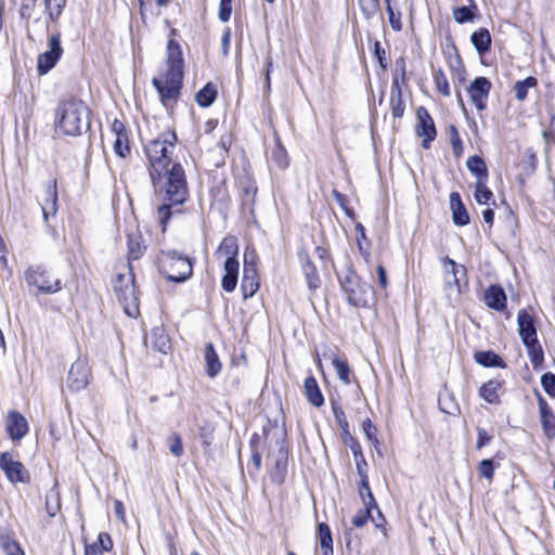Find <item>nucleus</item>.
I'll use <instances>...</instances> for the list:
<instances>
[{
	"instance_id": "nucleus-35",
	"label": "nucleus",
	"mask_w": 555,
	"mask_h": 555,
	"mask_svg": "<svg viewBox=\"0 0 555 555\" xmlns=\"http://www.w3.org/2000/svg\"><path fill=\"white\" fill-rule=\"evenodd\" d=\"M467 169L477 179L476 182L488 181L489 171L486 162L479 155L468 157L466 162Z\"/></svg>"
},
{
	"instance_id": "nucleus-10",
	"label": "nucleus",
	"mask_w": 555,
	"mask_h": 555,
	"mask_svg": "<svg viewBox=\"0 0 555 555\" xmlns=\"http://www.w3.org/2000/svg\"><path fill=\"white\" fill-rule=\"evenodd\" d=\"M416 118H417V124L415 127V132H416L417 137L423 138L422 146L424 149H429L431 142L437 137V130H436L434 119L430 116L428 109L425 108L424 106H420L416 109Z\"/></svg>"
},
{
	"instance_id": "nucleus-48",
	"label": "nucleus",
	"mask_w": 555,
	"mask_h": 555,
	"mask_svg": "<svg viewBox=\"0 0 555 555\" xmlns=\"http://www.w3.org/2000/svg\"><path fill=\"white\" fill-rule=\"evenodd\" d=\"M376 508L378 512V515L383 521H385V518L383 517L380 511L378 509L377 504L376 505H365L364 509H359L357 514L352 517V525L357 528L363 527L370 518H372V509Z\"/></svg>"
},
{
	"instance_id": "nucleus-24",
	"label": "nucleus",
	"mask_w": 555,
	"mask_h": 555,
	"mask_svg": "<svg viewBox=\"0 0 555 555\" xmlns=\"http://www.w3.org/2000/svg\"><path fill=\"white\" fill-rule=\"evenodd\" d=\"M238 261L225 260L223 263L224 274L221 280V287L227 293H232L236 285L238 279Z\"/></svg>"
},
{
	"instance_id": "nucleus-57",
	"label": "nucleus",
	"mask_w": 555,
	"mask_h": 555,
	"mask_svg": "<svg viewBox=\"0 0 555 555\" xmlns=\"http://www.w3.org/2000/svg\"><path fill=\"white\" fill-rule=\"evenodd\" d=\"M167 446L170 452L176 456L180 457L183 454V444L180 435L177 433L171 434L167 438Z\"/></svg>"
},
{
	"instance_id": "nucleus-33",
	"label": "nucleus",
	"mask_w": 555,
	"mask_h": 555,
	"mask_svg": "<svg viewBox=\"0 0 555 555\" xmlns=\"http://www.w3.org/2000/svg\"><path fill=\"white\" fill-rule=\"evenodd\" d=\"M317 538L320 543L322 555H334L332 531L326 522L318 524Z\"/></svg>"
},
{
	"instance_id": "nucleus-63",
	"label": "nucleus",
	"mask_w": 555,
	"mask_h": 555,
	"mask_svg": "<svg viewBox=\"0 0 555 555\" xmlns=\"http://www.w3.org/2000/svg\"><path fill=\"white\" fill-rule=\"evenodd\" d=\"M492 440V436L488 434V431L485 428L478 427L477 428V441H476V449L480 450L487 444L490 443Z\"/></svg>"
},
{
	"instance_id": "nucleus-39",
	"label": "nucleus",
	"mask_w": 555,
	"mask_h": 555,
	"mask_svg": "<svg viewBox=\"0 0 555 555\" xmlns=\"http://www.w3.org/2000/svg\"><path fill=\"white\" fill-rule=\"evenodd\" d=\"M447 266L451 267V273L453 279V284L457 287L459 292H461L462 286L467 285V270L464 266L457 264L453 259L447 257L444 260ZM449 284H452L451 281H448Z\"/></svg>"
},
{
	"instance_id": "nucleus-37",
	"label": "nucleus",
	"mask_w": 555,
	"mask_h": 555,
	"mask_svg": "<svg viewBox=\"0 0 555 555\" xmlns=\"http://www.w3.org/2000/svg\"><path fill=\"white\" fill-rule=\"evenodd\" d=\"M475 361L485 367H501L504 369L506 363L504 360L494 351H477L474 354Z\"/></svg>"
},
{
	"instance_id": "nucleus-9",
	"label": "nucleus",
	"mask_w": 555,
	"mask_h": 555,
	"mask_svg": "<svg viewBox=\"0 0 555 555\" xmlns=\"http://www.w3.org/2000/svg\"><path fill=\"white\" fill-rule=\"evenodd\" d=\"M332 410H333V414H334L336 423L343 430V442L347 447L350 448V450L353 454L356 464L366 461L362 453L361 444L353 436H351V434L349 431V423L347 421L346 414H345L344 410L341 409V406H339L337 404H333Z\"/></svg>"
},
{
	"instance_id": "nucleus-8",
	"label": "nucleus",
	"mask_w": 555,
	"mask_h": 555,
	"mask_svg": "<svg viewBox=\"0 0 555 555\" xmlns=\"http://www.w3.org/2000/svg\"><path fill=\"white\" fill-rule=\"evenodd\" d=\"M48 47V51L38 55L37 72L40 76L48 74L52 68H54L63 55L60 33L53 34L49 37Z\"/></svg>"
},
{
	"instance_id": "nucleus-34",
	"label": "nucleus",
	"mask_w": 555,
	"mask_h": 555,
	"mask_svg": "<svg viewBox=\"0 0 555 555\" xmlns=\"http://www.w3.org/2000/svg\"><path fill=\"white\" fill-rule=\"evenodd\" d=\"M0 546L5 555H25L14 533L9 530H0Z\"/></svg>"
},
{
	"instance_id": "nucleus-29",
	"label": "nucleus",
	"mask_w": 555,
	"mask_h": 555,
	"mask_svg": "<svg viewBox=\"0 0 555 555\" xmlns=\"http://www.w3.org/2000/svg\"><path fill=\"white\" fill-rule=\"evenodd\" d=\"M470 42L476 49L478 55L482 57L491 49L492 39L490 31L485 27L478 28L472 34Z\"/></svg>"
},
{
	"instance_id": "nucleus-4",
	"label": "nucleus",
	"mask_w": 555,
	"mask_h": 555,
	"mask_svg": "<svg viewBox=\"0 0 555 555\" xmlns=\"http://www.w3.org/2000/svg\"><path fill=\"white\" fill-rule=\"evenodd\" d=\"M341 291L350 306L365 308L369 306V298L372 287L364 282L353 269L349 259L346 260L345 269L336 272Z\"/></svg>"
},
{
	"instance_id": "nucleus-42",
	"label": "nucleus",
	"mask_w": 555,
	"mask_h": 555,
	"mask_svg": "<svg viewBox=\"0 0 555 555\" xmlns=\"http://www.w3.org/2000/svg\"><path fill=\"white\" fill-rule=\"evenodd\" d=\"M447 60L450 70L454 73L460 80H464V75L466 73L465 67L459 50L454 44L452 46L451 51L448 52Z\"/></svg>"
},
{
	"instance_id": "nucleus-61",
	"label": "nucleus",
	"mask_w": 555,
	"mask_h": 555,
	"mask_svg": "<svg viewBox=\"0 0 555 555\" xmlns=\"http://www.w3.org/2000/svg\"><path fill=\"white\" fill-rule=\"evenodd\" d=\"M232 14V0H220L218 17L222 23L230 21Z\"/></svg>"
},
{
	"instance_id": "nucleus-3",
	"label": "nucleus",
	"mask_w": 555,
	"mask_h": 555,
	"mask_svg": "<svg viewBox=\"0 0 555 555\" xmlns=\"http://www.w3.org/2000/svg\"><path fill=\"white\" fill-rule=\"evenodd\" d=\"M90 127L89 108L78 99L68 98L55 111V128L64 135L77 137Z\"/></svg>"
},
{
	"instance_id": "nucleus-40",
	"label": "nucleus",
	"mask_w": 555,
	"mask_h": 555,
	"mask_svg": "<svg viewBox=\"0 0 555 555\" xmlns=\"http://www.w3.org/2000/svg\"><path fill=\"white\" fill-rule=\"evenodd\" d=\"M218 95L216 86L212 82H207L195 94V101L201 107H209L214 104Z\"/></svg>"
},
{
	"instance_id": "nucleus-25",
	"label": "nucleus",
	"mask_w": 555,
	"mask_h": 555,
	"mask_svg": "<svg viewBox=\"0 0 555 555\" xmlns=\"http://www.w3.org/2000/svg\"><path fill=\"white\" fill-rule=\"evenodd\" d=\"M302 272L310 291H315L321 286V279L314 263L307 254L299 255Z\"/></svg>"
},
{
	"instance_id": "nucleus-2",
	"label": "nucleus",
	"mask_w": 555,
	"mask_h": 555,
	"mask_svg": "<svg viewBox=\"0 0 555 555\" xmlns=\"http://www.w3.org/2000/svg\"><path fill=\"white\" fill-rule=\"evenodd\" d=\"M167 70L163 78L154 77L152 83L159 94L160 102L167 106L178 100L183 86L184 60L180 44L169 39L167 43Z\"/></svg>"
},
{
	"instance_id": "nucleus-14",
	"label": "nucleus",
	"mask_w": 555,
	"mask_h": 555,
	"mask_svg": "<svg viewBox=\"0 0 555 555\" xmlns=\"http://www.w3.org/2000/svg\"><path fill=\"white\" fill-rule=\"evenodd\" d=\"M535 395L543 434L547 439L552 440L555 438V414L543 396L539 391H535Z\"/></svg>"
},
{
	"instance_id": "nucleus-18",
	"label": "nucleus",
	"mask_w": 555,
	"mask_h": 555,
	"mask_svg": "<svg viewBox=\"0 0 555 555\" xmlns=\"http://www.w3.org/2000/svg\"><path fill=\"white\" fill-rule=\"evenodd\" d=\"M57 181L52 179L46 186V198L41 203V210L44 221L54 217L57 212Z\"/></svg>"
},
{
	"instance_id": "nucleus-50",
	"label": "nucleus",
	"mask_w": 555,
	"mask_h": 555,
	"mask_svg": "<svg viewBox=\"0 0 555 555\" xmlns=\"http://www.w3.org/2000/svg\"><path fill=\"white\" fill-rule=\"evenodd\" d=\"M358 2L363 16L367 21L379 12V0H358Z\"/></svg>"
},
{
	"instance_id": "nucleus-7",
	"label": "nucleus",
	"mask_w": 555,
	"mask_h": 555,
	"mask_svg": "<svg viewBox=\"0 0 555 555\" xmlns=\"http://www.w3.org/2000/svg\"><path fill=\"white\" fill-rule=\"evenodd\" d=\"M114 289L118 300L124 306L126 314L135 317L139 313V307L132 270L127 275L121 273L117 275Z\"/></svg>"
},
{
	"instance_id": "nucleus-23",
	"label": "nucleus",
	"mask_w": 555,
	"mask_h": 555,
	"mask_svg": "<svg viewBox=\"0 0 555 555\" xmlns=\"http://www.w3.org/2000/svg\"><path fill=\"white\" fill-rule=\"evenodd\" d=\"M304 391L308 402L314 408H321L324 404V396L313 375L305 378Z\"/></svg>"
},
{
	"instance_id": "nucleus-49",
	"label": "nucleus",
	"mask_w": 555,
	"mask_h": 555,
	"mask_svg": "<svg viewBox=\"0 0 555 555\" xmlns=\"http://www.w3.org/2000/svg\"><path fill=\"white\" fill-rule=\"evenodd\" d=\"M474 197L479 205H488L493 199V193L487 186V181L476 182Z\"/></svg>"
},
{
	"instance_id": "nucleus-17",
	"label": "nucleus",
	"mask_w": 555,
	"mask_h": 555,
	"mask_svg": "<svg viewBox=\"0 0 555 555\" xmlns=\"http://www.w3.org/2000/svg\"><path fill=\"white\" fill-rule=\"evenodd\" d=\"M144 343L163 354H167L171 349L170 338L163 326L154 327L150 335L145 337Z\"/></svg>"
},
{
	"instance_id": "nucleus-47",
	"label": "nucleus",
	"mask_w": 555,
	"mask_h": 555,
	"mask_svg": "<svg viewBox=\"0 0 555 555\" xmlns=\"http://www.w3.org/2000/svg\"><path fill=\"white\" fill-rule=\"evenodd\" d=\"M66 1L67 0H44V7L50 22L55 23L59 21L66 5Z\"/></svg>"
},
{
	"instance_id": "nucleus-53",
	"label": "nucleus",
	"mask_w": 555,
	"mask_h": 555,
	"mask_svg": "<svg viewBox=\"0 0 555 555\" xmlns=\"http://www.w3.org/2000/svg\"><path fill=\"white\" fill-rule=\"evenodd\" d=\"M450 143L452 146L453 154L460 157L463 154V143L460 133L454 125L449 127Z\"/></svg>"
},
{
	"instance_id": "nucleus-36",
	"label": "nucleus",
	"mask_w": 555,
	"mask_h": 555,
	"mask_svg": "<svg viewBox=\"0 0 555 555\" xmlns=\"http://www.w3.org/2000/svg\"><path fill=\"white\" fill-rule=\"evenodd\" d=\"M113 548V540L106 532H100L98 541L85 545V555H99L102 552H109Z\"/></svg>"
},
{
	"instance_id": "nucleus-38",
	"label": "nucleus",
	"mask_w": 555,
	"mask_h": 555,
	"mask_svg": "<svg viewBox=\"0 0 555 555\" xmlns=\"http://www.w3.org/2000/svg\"><path fill=\"white\" fill-rule=\"evenodd\" d=\"M534 370H539L544 361V351L539 339L522 343Z\"/></svg>"
},
{
	"instance_id": "nucleus-41",
	"label": "nucleus",
	"mask_w": 555,
	"mask_h": 555,
	"mask_svg": "<svg viewBox=\"0 0 555 555\" xmlns=\"http://www.w3.org/2000/svg\"><path fill=\"white\" fill-rule=\"evenodd\" d=\"M218 254H222L227 257L225 260L238 261V242L233 235L225 236L217 250Z\"/></svg>"
},
{
	"instance_id": "nucleus-16",
	"label": "nucleus",
	"mask_w": 555,
	"mask_h": 555,
	"mask_svg": "<svg viewBox=\"0 0 555 555\" xmlns=\"http://www.w3.org/2000/svg\"><path fill=\"white\" fill-rule=\"evenodd\" d=\"M517 325L518 334L522 343L538 338L534 318L526 309L518 311Z\"/></svg>"
},
{
	"instance_id": "nucleus-5",
	"label": "nucleus",
	"mask_w": 555,
	"mask_h": 555,
	"mask_svg": "<svg viewBox=\"0 0 555 555\" xmlns=\"http://www.w3.org/2000/svg\"><path fill=\"white\" fill-rule=\"evenodd\" d=\"M157 267L165 279L173 283H183L193 273L191 258L177 250L160 251L157 256Z\"/></svg>"
},
{
	"instance_id": "nucleus-20",
	"label": "nucleus",
	"mask_w": 555,
	"mask_h": 555,
	"mask_svg": "<svg viewBox=\"0 0 555 555\" xmlns=\"http://www.w3.org/2000/svg\"><path fill=\"white\" fill-rule=\"evenodd\" d=\"M259 288V281L256 268L244 263L243 278L241 283V291L243 298L247 299L253 297Z\"/></svg>"
},
{
	"instance_id": "nucleus-6",
	"label": "nucleus",
	"mask_w": 555,
	"mask_h": 555,
	"mask_svg": "<svg viewBox=\"0 0 555 555\" xmlns=\"http://www.w3.org/2000/svg\"><path fill=\"white\" fill-rule=\"evenodd\" d=\"M28 287L36 288L38 294H55L62 289V281L54 278L52 272L43 264L28 267L24 273Z\"/></svg>"
},
{
	"instance_id": "nucleus-26",
	"label": "nucleus",
	"mask_w": 555,
	"mask_h": 555,
	"mask_svg": "<svg viewBox=\"0 0 555 555\" xmlns=\"http://www.w3.org/2000/svg\"><path fill=\"white\" fill-rule=\"evenodd\" d=\"M503 382L500 379H490L479 389V396L490 404H499L502 393Z\"/></svg>"
},
{
	"instance_id": "nucleus-12",
	"label": "nucleus",
	"mask_w": 555,
	"mask_h": 555,
	"mask_svg": "<svg viewBox=\"0 0 555 555\" xmlns=\"http://www.w3.org/2000/svg\"><path fill=\"white\" fill-rule=\"evenodd\" d=\"M90 369L88 363L78 359L75 361L68 372L67 386L73 391H80L85 389L89 383Z\"/></svg>"
},
{
	"instance_id": "nucleus-43",
	"label": "nucleus",
	"mask_w": 555,
	"mask_h": 555,
	"mask_svg": "<svg viewBox=\"0 0 555 555\" xmlns=\"http://www.w3.org/2000/svg\"><path fill=\"white\" fill-rule=\"evenodd\" d=\"M270 158L280 169H285L289 165L287 152L278 137L274 140V146L271 150Z\"/></svg>"
},
{
	"instance_id": "nucleus-45",
	"label": "nucleus",
	"mask_w": 555,
	"mask_h": 555,
	"mask_svg": "<svg viewBox=\"0 0 555 555\" xmlns=\"http://www.w3.org/2000/svg\"><path fill=\"white\" fill-rule=\"evenodd\" d=\"M332 364L336 371L338 378L344 384L349 385L351 383V379H350L351 370L349 367L347 360L341 359L334 354L333 359H332Z\"/></svg>"
},
{
	"instance_id": "nucleus-52",
	"label": "nucleus",
	"mask_w": 555,
	"mask_h": 555,
	"mask_svg": "<svg viewBox=\"0 0 555 555\" xmlns=\"http://www.w3.org/2000/svg\"><path fill=\"white\" fill-rule=\"evenodd\" d=\"M114 152L117 156L126 158L130 154L128 134L115 135Z\"/></svg>"
},
{
	"instance_id": "nucleus-27",
	"label": "nucleus",
	"mask_w": 555,
	"mask_h": 555,
	"mask_svg": "<svg viewBox=\"0 0 555 555\" xmlns=\"http://www.w3.org/2000/svg\"><path fill=\"white\" fill-rule=\"evenodd\" d=\"M390 108L395 118H401L404 114V103L402 99V87L399 85V77H392L391 93H390Z\"/></svg>"
},
{
	"instance_id": "nucleus-44",
	"label": "nucleus",
	"mask_w": 555,
	"mask_h": 555,
	"mask_svg": "<svg viewBox=\"0 0 555 555\" xmlns=\"http://www.w3.org/2000/svg\"><path fill=\"white\" fill-rule=\"evenodd\" d=\"M46 511L50 517H55L61 511V494L57 483L46 495Z\"/></svg>"
},
{
	"instance_id": "nucleus-31",
	"label": "nucleus",
	"mask_w": 555,
	"mask_h": 555,
	"mask_svg": "<svg viewBox=\"0 0 555 555\" xmlns=\"http://www.w3.org/2000/svg\"><path fill=\"white\" fill-rule=\"evenodd\" d=\"M222 364L216 352L212 343L205 345V373L210 377L215 378L219 375Z\"/></svg>"
},
{
	"instance_id": "nucleus-46",
	"label": "nucleus",
	"mask_w": 555,
	"mask_h": 555,
	"mask_svg": "<svg viewBox=\"0 0 555 555\" xmlns=\"http://www.w3.org/2000/svg\"><path fill=\"white\" fill-rule=\"evenodd\" d=\"M537 85H538V80L533 76H529V77L525 78L524 80L516 81V83L514 86L515 98L518 101H524L528 95V90L530 88L535 87Z\"/></svg>"
},
{
	"instance_id": "nucleus-58",
	"label": "nucleus",
	"mask_w": 555,
	"mask_h": 555,
	"mask_svg": "<svg viewBox=\"0 0 555 555\" xmlns=\"http://www.w3.org/2000/svg\"><path fill=\"white\" fill-rule=\"evenodd\" d=\"M494 462L492 459H485L478 464V472L481 477H485L488 480H491L494 476Z\"/></svg>"
},
{
	"instance_id": "nucleus-62",
	"label": "nucleus",
	"mask_w": 555,
	"mask_h": 555,
	"mask_svg": "<svg viewBox=\"0 0 555 555\" xmlns=\"http://www.w3.org/2000/svg\"><path fill=\"white\" fill-rule=\"evenodd\" d=\"M398 75L399 77V85H405L406 83V63L405 59L403 56H400L396 60V70L393 74V77Z\"/></svg>"
},
{
	"instance_id": "nucleus-32",
	"label": "nucleus",
	"mask_w": 555,
	"mask_h": 555,
	"mask_svg": "<svg viewBox=\"0 0 555 555\" xmlns=\"http://www.w3.org/2000/svg\"><path fill=\"white\" fill-rule=\"evenodd\" d=\"M467 5L456 7L452 10V15L457 24L473 22L478 16V7L475 0H466Z\"/></svg>"
},
{
	"instance_id": "nucleus-51",
	"label": "nucleus",
	"mask_w": 555,
	"mask_h": 555,
	"mask_svg": "<svg viewBox=\"0 0 555 555\" xmlns=\"http://www.w3.org/2000/svg\"><path fill=\"white\" fill-rule=\"evenodd\" d=\"M433 77L438 92H440L443 96H449L450 86L443 70L441 68L434 70Z\"/></svg>"
},
{
	"instance_id": "nucleus-55",
	"label": "nucleus",
	"mask_w": 555,
	"mask_h": 555,
	"mask_svg": "<svg viewBox=\"0 0 555 555\" xmlns=\"http://www.w3.org/2000/svg\"><path fill=\"white\" fill-rule=\"evenodd\" d=\"M391 1L392 0H385L389 23L395 31H400L402 29L401 13L399 11L395 12L391 7Z\"/></svg>"
},
{
	"instance_id": "nucleus-54",
	"label": "nucleus",
	"mask_w": 555,
	"mask_h": 555,
	"mask_svg": "<svg viewBox=\"0 0 555 555\" xmlns=\"http://www.w3.org/2000/svg\"><path fill=\"white\" fill-rule=\"evenodd\" d=\"M18 4V14L22 20L28 21L36 8L37 0H15Z\"/></svg>"
},
{
	"instance_id": "nucleus-59",
	"label": "nucleus",
	"mask_w": 555,
	"mask_h": 555,
	"mask_svg": "<svg viewBox=\"0 0 555 555\" xmlns=\"http://www.w3.org/2000/svg\"><path fill=\"white\" fill-rule=\"evenodd\" d=\"M543 390L552 398H555V374L546 372L541 376Z\"/></svg>"
},
{
	"instance_id": "nucleus-19",
	"label": "nucleus",
	"mask_w": 555,
	"mask_h": 555,
	"mask_svg": "<svg viewBox=\"0 0 555 555\" xmlns=\"http://www.w3.org/2000/svg\"><path fill=\"white\" fill-rule=\"evenodd\" d=\"M450 209L452 211L453 223L457 227L467 225L470 222L469 214L461 198L460 193L450 194Z\"/></svg>"
},
{
	"instance_id": "nucleus-13",
	"label": "nucleus",
	"mask_w": 555,
	"mask_h": 555,
	"mask_svg": "<svg viewBox=\"0 0 555 555\" xmlns=\"http://www.w3.org/2000/svg\"><path fill=\"white\" fill-rule=\"evenodd\" d=\"M0 468L12 483L25 482V477L28 478L23 463L13 460V456L9 452H3L0 455Z\"/></svg>"
},
{
	"instance_id": "nucleus-30",
	"label": "nucleus",
	"mask_w": 555,
	"mask_h": 555,
	"mask_svg": "<svg viewBox=\"0 0 555 555\" xmlns=\"http://www.w3.org/2000/svg\"><path fill=\"white\" fill-rule=\"evenodd\" d=\"M287 473V451L283 446L279 449L278 459L274 466L270 470V479L276 485H282L285 480Z\"/></svg>"
},
{
	"instance_id": "nucleus-11",
	"label": "nucleus",
	"mask_w": 555,
	"mask_h": 555,
	"mask_svg": "<svg viewBox=\"0 0 555 555\" xmlns=\"http://www.w3.org/2000/svg\"><path fill=\"white\" fill-rule=\"evenodd\" d=\"M491 81L487 77H476L469 85L467 92L475 107L481 112L487 108V99L491 90Z\"/></svg>"
},
{
	"instance_id": "nucleus-64",
	"label": "nucleus",
	"mask_w": 555,
	"mask_h": 555,
	"mask_svg": "<svg viewBox=\"0 0 555 555\" xmlns=\"http://www.w3.org/2000/svg\"><path fill=\"white\" fill-rule=\"evenodd\" d=\"M374 55L375 57L377 59L378 61V64L379 66L383 68V69H386L387 68V59H386V51L385 49L382 47L380 42L379 41H375L374 42Z\"/></svg>"
},
{
	"instance_id": "nucleus-15",
	"label": "nucleus",
	"mask_w": 555,
	"mask_h": 555,
	"mask_svg": "<svg viewBox=\"0 0 555 555\" xmlns=\"http://www.w3.org/2000/svg\"><path fill=\"white\" fill-rule=\"evenodd\" d=\"M5 429L11 440L18 441L28 433L27 420L17 411H10L7 416Z\"/></svg>"
},
{
	"instance_id": "nucleus-1",
	"label": "nucleus",
	"mask_w": 555,
	"mask_h": 555,
	"mask_svg": "<svg viewBox=\"0 0 555 555\" xmlns=\"http://www.w3.org/2000/svg\"><path fill=\"white\" fill-rule=\"evenodd\" d=\"M177 142L176 132L168 129L144 145L152 181L160 179L162 172L166 170L164 204L158 207L157 211L163 231L166 230L172 215L181 212V209L173 210V207L182 205L189 195L185 172L181 164L175 163L170 169H167Z\"/></svg>"
},
{
	"instance_id": "nucleus-21",
	"label": "nucleus",
	"mask_w": 555,
	"mask_h": 555,
	"mask_svg": "<svg viewBox=\"0 0 555 555\" xmlns=\"http://www.w3.org/2000/svg\"><path fill=\"white\" fill-rule=\"evenodd\" d=\"M483 299L486 305L495 311H503L506 308V294L499 284L490 285L485 291Z\"/></svg>"
},
{
	"instance_id": "nucleus-56",
	"label": "nucleus",
	"mask_w": 555,
	"mask_h": 555,
	"mask_svg": "<svg viewBox=\"0 0 555 555\" xmlns=\"http://www.w3.org/2000/svg\"><path fill=\"white\" fill-rule=\"evenodd\" d=\"M356 236H357V243L359 247L360 254L364 257L365 260H367L370 253L369 250L363 246V242L367 241L365 235V228L362 223L358 222L354 227Z\"/></svg>"
},
{
	"instance_id": "nucleus-60",
	"label": "nucleus",
	"mask_w": 555,
	"mask_h": 555,
	"mask_svg": "<svg viewBox=\"0 0 555 555\" xmlns=\"http://www.w3.org/2000/svg\"><path fill=\"white\" fill-rule=\"evenodd\" d=\"M362 429L367 440L371 441L374 447H377L379 444V440L376 436L377 429L370 418L362 422Z\"/></svg>"
},
{
	"instance_id": "nucleus-22",
	"label": "nucleus",
	"mask_w": 555,
	"mask_h": 555,
	"mask_svg": "<svg viewBox=\"0 0 555 555\" xmlns=\"http://www.w3.org/2000/svg\"><path fill=\"white\" fill-rule=\"evenodd\" d=\"M357 472L360 476V485H359V494L363 501L364 505H376V501L371 491L369 483V475H367V463L366 461L357 463Z\"/></svg>"
},
{
	"instance_id": "nucleus-28",
	"label": "nucleus",
	"mask_w": 555,
	"mask_h": 555,
	"mask_svg": "<svg viewBox=\"0 0 555 555\" xmlns=\"http://www.w3.org/2000/svg\"><path fill=\"white\" fill-rule=\"evenodd\" d=\"M127 244L129 270H132L131 261L140 259L144 255L146 245L139 232L130 233L128 235Z\"/></svg>"
}]
</instances>
